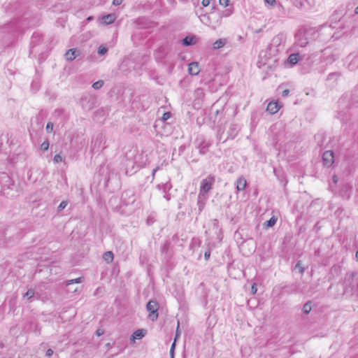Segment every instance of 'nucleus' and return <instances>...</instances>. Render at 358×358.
<instances>
[{"mask_svg":"<svg viewBox=\"0 0 358 358\" xmlns=\"http://www.w3.org/2000/svg\"><path fill=\"white\" fill-rule=\"evenodd\" d=\"M147 310L149 312L148 317L152 322L156 321L158 318L159 303L157 301L150 300L146 305Z\"/></svg>","mask_w":358,"mask_h":358,"instance_id":"obj_2","label":"nucleus"},{"mask_svg":"<svg viewBox=\"0 0 358 358\" xmlns=\"http://www.w3.org/2000/svg\"><path fill=\"white\" fill-rule=\"evenodd\" d=\"M210 3V0H202L201 1V4L203 7H206L208 6H209Z\"/></svg>","mask_w":358,"mask_h":358,"instance_id":"obj_45","label":"nucleus"},{"mask_svg":"<svg viewBox=\"0 0 358 358\" xmlns=\"http://www.w3.org/2000/svg\"><path fill=\"white\" fill-rule=\"evenodd\" d=\"M122 0H113V4L114 6H119L122 3Z\"/></svg>","mask_w":358,"mask_h":358,"instance_id":"obj_48","label":"nucleus"},{"mask_svg":"<svg viewBox=\"0 0 358 358\" xmlns=\"http://www.w3.org/2000/svg\"><path fill=\"white\" fill-rule=\"evenodd\" d=\"M197 38L195 36H187L182 40L184 46H189L196 43Z\"/></svg>","mask_w":358,"mask_h":358,"instance_id":"obj_10","label":"nucleus"},{"mask_svg":"<svg viewBox=\"0 0 358 358\" xmlns=\"http://www.w3.org/2000/svg\"><path fill=\"white\" fill-rule=\"evenodd\" d=\"M13 185V182L11 178L6 173H1L0 174V193L5 195L8 193L6 192V189H11Z\"/></svg>","mask_w":358,"mask_h":358,"instance_id":"obj_1","label":"nucleus"},{"mask_svg":"<svg viewBox=\"0 0 358 358\" xmlns=\"http://www.w3.org/2000/svg\"><path fill=\"white\" fill-rule=\"evenodd\" d=\"M299 291V286L296 284H290L282 287V293L292 294H296Z\"/></svg>","mask_w":358,"mask_h":358,"instance_id":"obj_8","label":"nucleus"},{"mask_svg":"<svg viewBox=\"0 0 358 358\" xmlns=\"http://www.w3.org/2000/svg\"><path fill=\"white\" fill-rule=\"evenodd\" d=\"M115 19H116V16L115 14L110 13V14L106 15L102 17V24H106V25L110 24L113 22H114Z\"/></svg>","mask_w":358,"mask_h":358,"instance_id":"obj_14","label":"nucleus"},{"mask_svg":"<svg viewBox=\"0 0 358 358\" xmlns=\"http://www.w3.org/2000/svg\"><path fill=\"white\" fill-rule=\"evenodd\" d=\"M210 257V249H208V250L205 252V253H204V258H205V259L207 261V260H208V259H209Z\"/></svg>","mask_w":358,"mask_h":358,"instance_id":"obj_43","label":"nucleus"},{"mask_svg":"<svg viewBox=\"0 0 358 358\" xmlns=\"http://www.w3.org/2000/svg\"><path fill=\"white\" fill-rule=\"evenodd\" d=\"M80 55V50H77L76 48H71L66 52L64 57L68 62H72Z\"/></svg>","mask_w":358,"mask_h":358,"instance_id":"obj_6","label":"nucleus"},{"mask_svg":"<svg viewBox=\"0 0 358 358\" xmlns=\"http://www.w3.org/2000/svg\"><path fill=\"white\" fill-rule=\"evenodd\" d=\"M257 285L255 283H254V284H252V287H251V293L252 294H255L257 293Z\"/></svg>","mask_w":358,"mask_h":358,"instance_id":"obj_44","label":"nucleus"},{"mask_svg":"<svg viewBox=\"0 0 358 358\" xmlns=\"http://www.w3.org/2000/svg\"><path fill=\"white\" fill-rule=\"evenodd\" d=\"M130 162H130L129 160H127V164H126V165L128 166L129 165V163H130Z\"/></svg>","mask_w":358,"mask_h":358,"instance_id":"obj_61","label":"nucleus"},{"mask_svg":"<svg viewBox=\"0 0 358 358\" xmlns=\"http://www.w3.org/2000/svg\"><path fill=\"white\" fill-rule=\"evenodd\" d=\"M103 259L108 262H111L113 260V253L111 251L104 252L103 255Z\"/></svg>","mask_w":358,"mask_h":358,"instance_id":"obj_21","label":"nucleus"},{"mask_svg":"<svg viewBox=\"0 0 358 358\" xmlns=\"http://www.w3.org/2000/svg\"><path fill=\"white\" fill-rule=\"evenodd\" d=\"M225 45V41L223 39H218L213 43L214 49H219Z\"/></svg>","mask_w":358,"mask_h":358,"instance_id":"obj_23","label":"nucleus"},{"mask_svg":"<svg viewBox=\"0 0 358 358\" xmlns=\"http://www.w3.org/2000/svg\"><path fill=\"white\" fill-rule=\"evenodd\" d=\"M215 182V177L209 175L206 178L203 179L201 182L199 194L206 196L212 189Z\"/></svg>","mask_w":358,"mask_h":358,"instance_id":"obj_3","label":"nucleus"},{"mask_svg":"<svg viewBox=\"0 0 358 358\" xmlns=\"http://www.w3.org/2000/svg\"><path fill=\"white\" fill-rule=\"evenodd\" d=\"M355 258H356L357 261H358V250L356 252Z\"/></svg>","mask_w":358,"mask_h":358,"instance_id":"obj_59","label":"nucleus"},{"mask_svg":"<svg viewBox=\"0 0 358 358\" xmlns=\"http://www.w3.org/2000/svg\"><path fill=\"white\" fill-rule=\"evenodd\" d=\"M341 76L338 72L330 73L327 76V80L337 79Z\"/></svg>","mask_w":358,"mask_h":358,"instance_id":"obj_33","label":"nucleus"},{"mask_svg":"<svg viewBox=\"0 0 358 358\" xmlns=\"http://www.w3.org/2000/svg\"><path fill=\"white\" fill-rule=\"evenodd\" d=\"M219 3L220 5L227 7L229 6V0H219Z\"/></svg>","mask_w":358,"mask_h":358,"instance_id":"obj_41","label":"nucleus"},{"mask_svg":"<svg viewBox=\"0 0 358 358\" xmlns=\"http://www.w3.org/2000/svg\"><path fill=\"white\" fill-rule=\"evenodd\" d=\"M277 222V218L275 217H271L268 220H267L266 222H265L264 223V227L265 229H268L270 227H272L273 226H274L275 224Z\"/></svg>","mask_w":358,"mask_h":358,"instance_id":"obj_20","label":"nucleus"},{"mask_svg":"<svg viewBox=\"0 0 358 358\" xmlns=\"http://www.w3.org/2000/svg\"><path fill=\"white\" fill-rule=\"evenodd\" d=\"M34 296V291L32 289H28L27 292L24 294V296L27 297L28 299H31Z\"/></svg>","mask_w":358,"mask_h":358,"instance_id":"obj_37","label":"nucleus"},{"mask_svg":"<svg viewBox=\"0 0 358 358\" xmlns=\"http://www.w3.org/2000/svg\"><path fill=\"white\" fill-rule=\"evenodd\" d=\"M49 145H50L49 141L47 138L43 143H42L41 144L40 149L42 151L45 152V151H47L48 150Z\"/></svg>","mask_w":358,"mask_h":358,"instance_id":"obj_28","label":"nucleus"},{"mask_svg":"<svg viewBox=\"0 0 358 358\" xmlns=\"http://www.w3.org/2000/svg\"><path fill=\"white\" fill-rule=\"evenodd\" d=\"M134 164H136L138 167L141 166V165H140V164H138L137 163V161H136V156H135V157H134Z\"/></svg>","mask_w":358,"mask_h":358,"instance_id":"obj_55","label":"nucleus"},{"mask_svg":"<svg viewBox=\"0 0 358 358\" xmlns=\"http://www.w3.org/2000/svg\"><path fill=\"white\" fill-rule=\"evenodd\" d=\"M108 52V48L104 45H100L98 48V53L100 55H104Z\"/></svg>","mask_w":358,"mask_h":358,"instance_id":"obj_32","label":"nucleus"},{"mask_svg":"<svg viewBox=\"0 0 358 358\" xmlns=\"http://www.w3.org/2000/svg\"><path fill=\"white\" fill-rule=\"evenodd\" d=\"M194 94L195 96L197 97V98H200L201 96H203V91L202 89L201 88H197L195 91H194Z\"/></svg>","mask_w":358,"mask_h":358,"instance_id":"obj_36","label":"nucleus"},{"mask_svg":"<svg viewBox=\"0 0 358 358\" xmlns=\"http://www.w3.org/2000/svg\"><path fill=\"white\" fill-rule=\"evenodd\" d=\"M312 310L311 301H308L306 302L302 308V311L305 314H308Z\"/></svg>","mask_w":358,"mask_h":358,"instance_id":"obj_22","label":"nucleus"},{"mask_svg":"<svg viewBox=\"0 0 358 358\" xmlns=\"http://www.w3.org/2000/svg\"><path fill=\"white\" fill-rule=\"evenodd\" d=\"M85 99H86V98H85V97H83V98H82V101H84V100H85Z\"/></svg>","mask_w":358,"mask_h":358,"instance_id":"obj_62","label":"nucleus"},{"mask_svg":"<svg viewBox=\"0 0 358 358\" xmlns=\"http://www.w3.org/2000/svg\"><path fill=\"white\" fill-rule=\"evenodd\" d=\"M178 327H179V324H178ZM179 335H180V333H179V331H178V328H177L176 333V338H175V341H174L175 342H176L178 336H179Z\"/></svg>","mask_w":358,"mask_h":358,"instance_id":"obj_54","label":"nucleus"},{"mask_svg":"<svg viewBox=\"0 0 358 358\" xmlns=\"http://www.w3.org/2000/svg\"><path fill=\"white\" fill-rule=\"evenodd\" d=\"M200 19H201V21L207 24V25H210L211 24V22H210V16L208 15H201L200 16Z\"/></svg>","mask_w":358,"mask_h":358,"instance_id":"obj_26","label":"nucleus"},{"mask_svg":"<svg viewBox=\"0 0 358 358\" xmlns=\"http://www.w3.org/2000/svg\"><path fill=\"white\" fill-rule=\"evenodd\" d=\"M93 20V17H92V16H90V17H88L87 18V22H90V21H91V20Z\"/></svg>","mask_w":358,"mask_h":358,"instance_id":"obj_57","label":"nucleus"},{"mask_svg":"<svg viewBox=\"0 0 358 358\" xmlns=\"http://www.w3.org/2000/svg\"><path fill=\"white\" fill-rule=\"evenodd\" d=\"M333 180L335 183H336L338 182V178L336 176H333Z\"/></svg>","mask_w":358,"mask_h":358,"instance_id":"obj_56","label":"nucleus"},{"mask_svg":"<svg viewBox=\"0 0 358 358\" xmlns=\"http://www.w3.org/2000/svg\"><path fill=\"white\" fill-rule=\"evenodd\" d=\"M53 350L50 348L46 351L45 355L47 357H51L53 355Z\"/></svg>","mask_w":358,"mask_h":358,"instance_id":"obj_46","label":"nucleus"},{"mask_svg":"<svg viewBox=\"0 0 358 358\" xmlns=\"http://www.w3.org/2000/svg\"><path fill=\"white\" fill-rule=\"evenodd\" d=\"M350 101L352 104L358 106V85L356 86L352 91L350 95Z\"/></svg>","mask_w":358,"mask_h":358,"instance_id":"obj_15","label":"nucleus"},{"mask_svg":"<svg viewBox=\"0 0 358 358\" xmlns=\"http://www.w3.org/2000/svg\"><path fill=\"white\" fill-rule=\"evenodd\" d=\"M104 333V331L103 329H99L96 331V334L98 336H100L101 335H103Z\"/></svg>","mask_w":358,"mask_h":358,"instance_id":"obj_47","label":"nucleus"},{"mask_svg":"<svg viewBox=\"0 0 358 358\" xmlns=\"http://www.w3.org/2000/svg\"><path fill=\"white\" fill-rule=\"evenodd\" d=\"M171 358H174V357L173 356V357H171Z\"/></svg>","mask_w":358,"mask_h":358,"instance_id":"obj_63","label":"nucleus"},{"mask_svg":"<svg viewBox=\"0 0 358 358\" xmlns=\"http://www.w3.org/2000/svg\"><path fill=\"white\" fill-rule=\"evenodd\" d=\"M247 186V181L243 176L238 178L236 180V189L237 191H243Z\"/></svg>","mask_w":358,"mask_h":358,"instance_id":"obj_13","label":"nucleus"},{"mask_svg":"<svg viewBox=\"0 0 358 358\" xmlns=\"http://www.w3.org/2000/svg\"><path fill=\"white\" fill-rule=\"evenodd\" d=\"M281 105L278 101H271L268 103L266 110L271 115L275 114L280 108Z\"/></svg>","mask_w":358,"mask_h":358,"instance_id":"obj_9","label":"nucleus"},{"mask_svg":"<svg viewBox=\"0 0 358 358\" xmlns=\"http://www.w3.org/2000/svg\"><path fill=\"white\" fill-rule=\"evenodd\" d=\"M103 81L102 80H99L93 83L92 87L94 90H99L100 88H101L103 87Z\"/></svg>","mask_w":358,"mask_h":358,"instance_id":"obj_29","label":"nucleus"},{"mask_svg":"<svg viewBox=\"0 0 358 358\" xmlns=\"http://www.w3.org/2000/svg\"><path fill=\"white\" fill-rule=\"evenodd\" d=\"M164 198L166 199V201H169L171 199V194L166 192L165 195H164Z\"/></svg>","mask_w":358,"mask_h":358,"instance_id":"obj_53","label":"nucleus"},{"mask_svg":"<svg viewBox=\"0 0 358 358\" xmlns=\"http://www.w3.org/2000/svg\"><path fill=\"white\" fill-rule=\"evenodd\" d=\"M147 333V331L144 329H140L136 330L131 336V340L134 341L135 339H141L143 338Z\"/></svg>","mask_w":358,"mask_h":358,"instance_id":"obj_12","label":"nucleus"},{"mask_svg":"<svg viewBox=\"0 0 358 358\" xmlns=\"http://www.w3.org/2000/svg\"><path fill=\"white\" fill-rule=\"evenodd\" d=\"M233 13V10L231 8H228L227 9L224 13H223V15L224 17H229V15H231V14Z\"/></svg>","mask_w":358,"mask_h":358,"instance_id":"obj_40","label":"nucleus"},{"mask_svg":"<svg viewBox=\"0 0 358 358\" xmlns=\"http://www.w3.org/2000/svg\"><path fill=\"white\" fill-rule=\"evenodd\" d=\"M265 2L268 5L273 6L275 3V0H265Z\"/></svg>","mask_w":358,"mask_h":358,"instance_id":"obj_50","label":"nucleus"},{"mask_svg":"<svg viewBox=\"0 0 358 358\" xmlns=\"http://www.w3.org/2000/svg\"><path fill=\"white\" fill-rule=\"evenodd\" d=\"M189 73L192 76H196L199 73L200 69L198 62H192L189 64Z\"/></svg>","mask_w":358,"mask_h":358,"instance_id":"obj_11","label":"nucleus"},{"mask_svg":"<svg viewBox=\"0 0 358 358\" xmlns=\"http://www.w3.org/2000/svg\"><path fill=\"white\" fill-rule=\"evenodd\" d=\"M323 164L330 167L334 163V152L331 150H327L322 155Z\"/></svg>","mask_w":358,"mask_h":358,"instance_id":"obj_5","label":"nucleus"},{"mask_svg":"<svg viewBox=\"0 0 358 358\" xmlns=\"http://www.w3.org/2000/svg\"><path fill=\"white\" fill-rule=\"evenodd\" d=\"M357 289H358V283H357Z\"/></svg>","mask_w":358,"mask_h":358,"instance_id":"obj_64","label":"nucleus"},{"mask_svg":"<svg viewBox=\"0 0 358 358\" xmlns=\"http://www.w3.org/2000/svg\"><path fill=\"white\" fill-rule=\"evenodd\" d=\"M184 150V146H180L179 148L180 152H182Z\"/></svg>","mask_w":358,"mask_h":358,"instance_id":"obj_58","label":"nucleus"},{"mask_svg":"<svg viewBox=\"0 0 358 358\" xmlns=\"http://www.w3.org/2000/svg\"><path fill=\"white\" fill-rule=\"evenodd\" d=\"M355 12L356 14H358V6L356 7Z\"/></svg>","mask_w":358,"mask_h":358,"instance_id":"obj_60","label":"nucleus"},{"mask_svg":"<svg viewBox=\"0 0 358 358\" xmlns=\"http://www.w3.org/2000/svg\"><path fill=\"white\" fill-rule=\"evenodd\" d=\"M156 53L159 54L160 57H164L166 54V50L164 46H160L156 50Z\"/></svg>","mask_w":358,"mask_h":358,"instance_id":"obj_27","label":"nucleus"},{"mask_svg":"<svg viewBox=\"0 0 358 358\" xmlns=\"http://www.w3.org/2000/svg\"><path fill=\"white\" fill-rule=\"evenodd\" d=\"M301 56L299 53L291 54L287 59V62L291 65L296 64L300 60Z\"/></svg>","mask_w":358,"mask_h":358,"instance_id":"obj_17","label":"nucleus"},{"mask_svg":"<svg viewBox=\"0 0 358 358\" xmlns=\"http://www.w3.org/2000/svg\"><path fill=\"white\" fill-rule=\"evenodd\" d=\"M83 281V278L80 277L77 278L73 280H69L66 282V285L69 286L70 285H72L73 283H81Z\"/></svg>","mask_w":358,"mask_h":358,"instance_id":"obj_25","label":"nucleus"},{"mask_svg":"<svg viewBox=\"0 0 358 358\" xmlns=\"http://www.w3.org/2000/svg\"><path fill=\"white\" fill-rule=\"evenodd\" d=\"M312 34H316V33L311 29L298 32L296 35L298 45L300 47H306L309 43V36Z\"/></svg>","mask_w":358,"mask_h":358,"instance_id":"obj_4","label":"nucleus"},{"mask_svg":"<svg viewBox=\"0 0 358 358\" xmlns=\"http://www.w3.org/2000/svg\"><path fill=\"white\" fill-rule=\"evenodd\" d=\"M68 205V201H62L60 204L57 206V212L58 213H60L61 211H62L66 207V206Z\"/></svg>","mask_w":358,"mask_h":358,"instance_id":"obj_31","label":"nucleus"},{"mask_svg":"<svg viewBox=\"0 0 358 358\" xmlns=\"http://www.w3.org/2000/svg\"><path fill=\"white\" fill-rule=\"evenodd\" d=\"M293 5L299 8L304 7L306 0H291Z\"/></svg>","mask_w":358,"mask_h":358,"instance_id":"obj_24","label":"nucleus"},{"mask_svg":"<svg viewBox=\"0 0 358 358\" xmlns=\"http://www.w3.org/2000/svg\"><path fill=\"white\" fill-rule=\"evenodd\" d=\"M64 113V110L63 109L57 108V109L55 110L53 115L56 117H59L60 116L63 115Z\"/></svg>","mask_w":358,"mask_h":358,"instance_id":"obj_34","label":"nucleus"},{"mask_svg":"<svg viewBox=\"0 0 358 358\" xmlns=\"http://www.w3.org/2000/svg\"><path fill=\"white\" fill-rule=\"evenodd\" d=\"M159 166H157L155 169H154L152 170V177H153V178L155 177V175L156 172H157V170H159Z\"/></svg>","mask_w":358,"mask_h":358,"instance_id":"obj_52","label":"nucleus"},{"mask_svg":"<svg viewBox=\"0 0 358 358\" xmlns=\"http://www.w3.org/2000/svg\"><path fill=\"white\" fill-rule=\"evenodd\" d=\"M295 270H299V273L303 274L305 271L304 267L301 265L300 261H299L294 266Z\"/></svg>","mask_w":358,"mask_h":358,"instance_id":"obj_30","label":"nucleus"},{"mask_svg":"<svg viewBox=\"0 0 358 358\" xmlns=\"http://www.w3.org/2000/svg\"><path fill=\"white\" fill-rule=\"evenodd\" d=\"M175 347H176V343H175V341H174V342L172 343L171 347V349H170V355H171V357H173V356L174 355Z\"/></svg>","mask_w":358,"mask_h":358,"instance_id":"obj_42","label":"nucleus"},{"mask_svg":"<svg viewBox=\"0 0 358 358\" xmlns=\"http://www.w3.org/2000/svg\"><path fill=\"white\" fill-rule=\"evenodd\" d=\"M170 117V113H165L163 115V120H166Z\"/></svg>","mask_w":358,"mask_h":358,"instance_id":"obj_51","label":"nucleus"},{"mask_svg":"<svg viewBox=\"0 0 358 358\" xmlns=\"http://www.w3.org/2000/svg\"><path fill=\"white\" fill-rule=\"evenodd\" d=\"M157 188L160 190H162L164 193H166L172 188V185L171 184L170 180H169L168 182L164 184L158 185Z\"/></svg>","mask_w":358,"mask_h":358,"instance_id":"obj_19","label":"nucleus"},{"mask_svg":"<svg viewBox=\"0 0 358 358\" xmlns=\"http://www.w3.org/2000/svg\"><path fill=\"white\" fill-rule=\"evenodd\" d=\"M53 127H54V124L52 122H49L47 125H46V127H45V130L47 131V133H51L52 131H53Z\"/></svg>","mask_w":358,"mask_h":358,"instance_id":"obj_35","label":"nucleus"},{"mask_svg":"<svg viewBox=\"0 0 358 358\" xmlns=\"http://www.w3.org/2000/svg\"><path fill=\"white\" fill-rule=\"evenodd\" d=\"M169 242H166L161 248V251L162 252H166L167 250H169Z\"/></svg>","mask_w":358,"mask_h":358,"instance_id":"obj_39","label":"nucleus"},{"mask_svg":"<svg viewBox=\"0 0 358 358\" xmlns=\"http://www.w3.org/2000/svg\"><path fill=\"white\" fill-rule=\"evenodd\" d=\"M238 132V125L236 124H232L230 125L229 129L228 130L229 137L231 138H234Z\"/></svg>","mask_w":358,"mask_h":358,"instance_id":"obj_16","label":"nucleus"},{"mask_svg":"<svg viewBox=\"0 0 358 358\" xmlns=\"http://www.w3.org/2000/svg\"><path fill=\"white\" fill-rule=\"evenodd\" d=\"M62 160H63V158L60 154H57L56 155H55V157L53 158V161L55 163L61 162H62Z\"/></svg>","mask_w":358,"mask_h":358,"instance_id":"obj_38","label":"nucleus"},{"mask_svg":"<svg viewBox=\"0 0 358 358\" xmlns=\"http://www.w3.org/2000/svg\"><path fill=\"white\" fill-rule=\"evenodd\" d=\"M211 145V143L209 141H206L204 139L201 140L197 145V148L199 149V153L201 155H205L208 152V149Z\"/></svg>","mask_w":358,"mask_h":358,"instance_id":"obj_7","label":"nucleus"},{"mask_svg":"<svg viewBox=\"0 0 358 358\" xmlns=\"http://www.w3.org/2000/svg\"><path fill=\"white\" fill-rule=\"evenodd\" d=\"M206 199V196L199 194L197 205H198L199 213L203 210V209L204 208L205 202L203 200Z\"/></svg>","mask_w":358,"mask_h":358,"instance_id":"obj_18","label":"nucleus"},{"mask_svg":"<svg viewBox=\"0 0 358 358\" xmlns=\"http://www.w3.org/2000/svg\"><path fill=\"white\" fill-rule=\"evenodd\" d=\"M289 94V90H285L282 91V96L283 97H285V96H287Z\"/></svg>","mask_w":358,"mask_h":358,"instance_id":"obj_49","label":"nucleus"}]
</instances>
